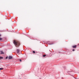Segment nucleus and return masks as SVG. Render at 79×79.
Listing matches in <instances>:
<instances>
[{"mask_svg":"<svg viewBox=\"0 0 79 79\" xmlns=\"http://www.w3.org/2000/svg\"><path fill=\"white\" fill-rule=\"evenodd\" d=\"M14 43L16 47H19V42L14 41Z\"/></svg>","mask_w":79,"mask_h":79,"instance_id":"1","label":"nucleus"},{"mask_svg":"<svg viewBox=\"0 0 79 79\" xmlns=\"http://www.w3.org/2000/svg\"><path fill=\"white\" fill-rule=\"evenodd\" d=\"M8 58L9 60H10L11 59H12V58H13V57H12L11 56H10L8 57Z\"/></svg>","mask_w":79,"mask_h":79,"instance_id":"2","label":"nucleus"},{"mask_svg":"<svg viewBox=\"0 0 79 79\" xmlns=\"http://www.w3.org/2000/svg\"><path fill=\"white\" fill-rule=\"evenodd\" d=\"M17 53H19V49H17Z\"/></svg>","mask_w":79,"mask_h":79,"instance_id":"3","label":"nucleus"},{"mask_svg":"<svg viewBox=\"0 0 79 79\" xmlns=\"http://www.w3.org/2000/svg\"><path fill=\"white\" fill-rule=\"evenodd\" d=\"M76 47H77V46L76 45L75 46H73L72 47H73V48H76Z\"/></svg>","mask_w":79,"mask_h":79,"instance_id":"4","label":"nucleus"},{"mask_svg":"<svg viewBox=\"0 0 79 79\" xmlns=\"http://www.w3.org/2000/svg\"><path fill=\"white\" fill-rule=\"evenodd\" d=\"M1 54H4V52H2V51H1Z\"/></svg>","mask_w":79,"mask_h":79,"instance_id":"5","label":"nucleus"},{"mask_svg":"<svg viewBox=\"0 0 79 79\" xmlns=\"http://www.w3.org/2000/svg\"><path fill=\"white\" fill-rule=\"evenodd\" d=\"M3 57H2L0 56V60H1L2 59H3Z\"/></svg>","mask_w":79,"mask_h":79,"instance_id":"6","label":"nucleus"},{"mask_svg":"<svg viewBox=\"0 0 79 79\" xmlns=\"http://www.w3.org/2000/svg\"><path fill=\"white\" fill-rule=\"evenodd\" d=\"M45 56H46V55H43V57H45Z\"/></svg>","mask_w":79,"mask_h":79,"instance_id":"7","label":"nucleus"},{"mask_svg":"<svg viewBox=\"0 0 79 79\" xmlns=\"http://www.w3.org/2000/svg\"><path fill=\"white\" fill-rule=\"evenodd\" d=\"M2 40V38H0V40Z\"/></svg>","mask_w":79,"mask_h":79,"instance_id":"8","label":"nucleus"},{"mask_svg":"<svg viewBox=\"0 0 79 79\" xmlns=\"http://www.w3.org/2000/svg\"><path fill=\"white\" fill-rule=\"evenodd\" d=\"M33 53H35V51H33Z\"/></svg>","mask_w":79,"mask_h":79,"instance_id":"9","label":"nucleus"},{"mask_svg":"<svg viewBox=\"0 0 79 79\" xmlns=\"http://www.w3.org/2000/svg\"><path fill=\"white\" fill-rule=\"evenodd\" d=\"M2 69H3V68H0V70H2Z\"/></svg>","mask_w":79,"mask_h":79,"instance_id":"10","label":"nucleus"},{"mask_svg":"<svg viewBox=\"0 0 79 79\" xmlns=\"http://www.w3.org/2000/svg\"><path fill=\"white\" fill-rule=\"evenodd\" d=\"M6 59H8V56H7L6 57Z\"/></svg>","mask_w":79,"mask_h":79,"instance_id":"11","label":"nucleus"},{"mask_svg":"<svg viewBox=\"0 0 79 79\" xmlns=\"http://www.w3.org/2000/svg\"><path fill=\"white\" fill-rule=\"evenodd\" d=\"M75 50L74 49H73V51H75Z\"/></svg>","mask_w":79,"mask_h":79,"instance_id":"12","label":"nucleus"},{"mask_svg":"<svg viewBox=\"0 0 79 79\" xmlns=\"http://www.w3.org/2000/svg\"><path fill=\"white\" fill-rule=\"evenodd\" d=\"M19 61H21V60H20Z\"/></svg>","mask_w":79,"mask_h":79,"instance_id":"13","label":"nucleus"},{"mask_svg":"<svg viewBox=\"0 0 79 79\" xmlns=\"http://www.w3.org/2000/svg\"><path fill=\"white\" fill-rule=\"evenodd\" d=\"M50 45H52V44H50Z\"/></svg>","mask_w":79,"mask_h":79,"instance_id":"14","label":"nucleus"},{"mask_svg":"<svg viewBox=\"0 0 79 79\" xmlns=\"http://www.w3.org/2000/svg\"><path fill=\"white\" fill-rule=\"evenodd\" d=\"M0 35H1L0 34Z\"/></svg>","mask_w":79,"mask_h":79,"instance_id":"15","label":"nucleus"}]
</instances>
